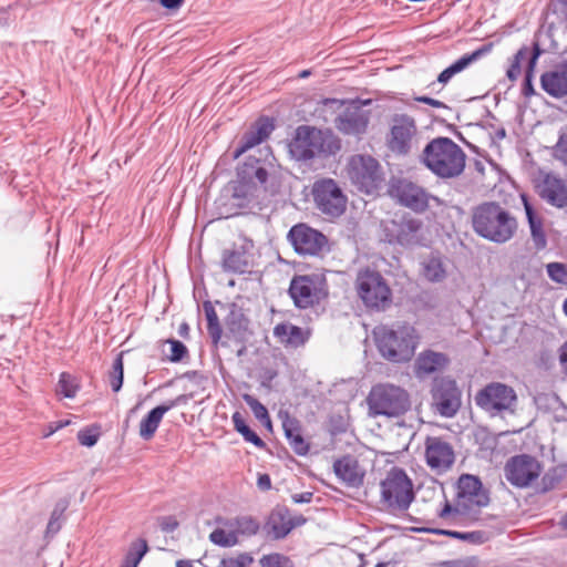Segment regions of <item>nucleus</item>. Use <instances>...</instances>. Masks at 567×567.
<instances>
[{
	"instance_id": "1",
	"label": "nucleus",
	"mask_w": 567,
	"mask_h": 567,
	"mask_svg": "<svg viewBox=\"0 0 567 567\" xmlns=\"http://www.w3.org/2000/svg\"><path fill=\"white\" fill-rule=\"evenodd\" d=\"M472 226L478 236L496 244H504L514 237L517 220L499 204L486 202L473 209Z\"/></svg>"
},
{
	"instance_id": "2",
	"label": "nucleus",
	"mask_w": 567,
	"mask_h": 567,
	"mask_svg": "<svg viewBox=\"0 0 567 567\" xmlns=\"http://www.w3.org/2000/svg\"><path fill=\"white\" fill-rule=\"evenodd\" d=\"M422 162L435 176L454 178L464 172L466 154L451 138L435 137L424 147Z\"/></svg>"
},
{
	"instance_id": "3",
	"label": "nucleus",
	"mask_w": 567,
	"mask_h": 567,
	"mask_svg": "<svg viewBox=\"0 0 567 567\" xmlns=\"http://www.w3.org/2000/svg\"><path fill=\"white\" fill-rule=\"evenodd\" d=\"M373 337L380 354L394 363L410 361L419 343V334L410 324L379 326L374 328Z\"/></svg>"
},
{
	"instance_id": "4",
	"label": "nucleus",
	"mask_w": 567,
	"mask_h": 567,
	"mask_svg": "<svg viewBox=\"0 0 567 567\" xmlns=\"http://www.w3.org/2000/svg\"><path fill=\"white\" fill-rule=\"evenodd\" d=\"M340 150V143L331 131L299 126L289 144V152L297 161L332 155Z\"/></svg>"
},
{
	"instance_id": "5",
	"label": "nucleus",
	"mask_w": 567,
	"mask_h": 567,
	"mask_svg": "<svg viewBox=\"0 0 567 567\" xmlns=\"http://www.w3.org/2000/svg\"><path fill=\"white\" fill-rule=\"evenodd\" d=\"M456 504L452 506L447 501L440 511L439 516L443 519L456 515L474 516L489 502L486 491L481 481L473 475H462L457 483Z\"/></svg>"
},
{
	"instance_id": "6",
	"label": "nucleus",
	"mask_w": 567,
	"mask_h": 567,
	"mask_svg": "<svg viewBox=\"0 0 567 567\" xmlns=\"http://www.w3.org/2000/svg\"><path fill=\"white\" fill-rule=\"evenodd\" d=\"M380 492L381 503L392 513L408 511L415 498L411 478L398 467L388 472L381 481Z\"/></svg>"
},
{
	"instance_id": "7",
	"label": "nucleus",
	"mask_w": 567,
	"mask_h": 567,
	"mask_svg": "<svg viewBox=\"0 0 567 567\" xmlns=\"http://www.w3.org/2000/svg\"><path fill=\"white\" fill-rule=\"evenodd\" d=\"M355 289L367 308L385 310L392 303V291L379 271L360 270L355 278Z\"/></svg>"
},
{
	"instance_id": "8",
	"label": "nucleus",
	"mask_w": 567,
	"mask_h": 567,
	"mask_svg": "<svg viewBox=\"0 0 567 567\" xmlns=\"http://www.w3.org/2000/svg\"><path fill=\"white\" fill-rule=\"evenodd\" d=\"M372 415L399 416L410 408L408 393L392 384H378L368 396Z\"/></svg>"
},
{
	"instance_id": "9",
	"label": "nucleus",
	"mask_w": 567,
	"mask_h": 567,
	"mask_svg": "<svg viewBox=\"0 0 567 567\" xmlns=\"http://www.w3.org/2000/svg\"><path fill=\"white\" fill-rule=\"evenodd\" d=\"M311 194L317 209L323 215L337 218L346 212L348 198L334 179H317Z\"/></svg>"
},
{
	"instance_id": "10",
	"label": "nucleus",
	"mask_w": 567,
	"mask_h": 567,
	"mask_svg": "<svg viewBox=\"0 0 567 567\" xmlns=\"http://www.w3.org/2000/svg\"><path fill=\"white\" fill-rule=\"evenodd\" d=\"M289 295L296 307L307 309L320 303L327 295V281L322 275H305L292 278Z\"/></svg>"
},
{
	"instance_id": "11",
	"label": "nucleus",
	"mask_w": 567,
	"mask_h": 567,
	"mask_svg": "<svg viewBox=\"0 0 567 567\" xmlns=\"http://www.w3.org/2000/svg\"><path fill=\"white\" fill-rule=\"evenodd\" d=\"M348 175L352 184L365 194L375 192L382 182L381 166L370 155H353L348 163Z\"/></svg>"
},
{
	"instance_id": "12",
	"label": "nucleus",
	"mask_w": 567,
	"mask_h": 567,
	"mask_svg": "<svg viewBox=\"0 0 567 567\" xmlns=\"http://www.w3.org/2000/svg\"><path fill=\"white\" fill-rule=\"evenodd\" d=\"M516 400L514 389L499 382L487 384L475 396L476 404L492 415L513 411Z\"/></svg>"
},
{
	"instance_id": "13",
	"label": "nucleus",
	"mask_w": 567,
	"mask_h": 567,
	"mask_svg": "<svg viewBox=\"0 0 567 567\" xmlns=\"http://www.w3.org/2000/svg\"><path fill=\"white\" fill-rule=\"evenodd\" d=\"M431 394L433 408L444 417L454 416L461 408V391L450 378L435 379Z\"/></svg>"
},
{
	"instance_id": "14",
	"label": "nucleus",
	"mask_w": 567,
	"mask_h": 567,
	"mask_svg": "<svg viewBox=\"0 0 567 567\" xmlns=\"http://www.w3.org/2000/svg\"><path fill=\"white\" fill-rule=\"evenodd\" d=\"M295 251L302 256H319L328 250V239L319 230L306 224L295 225L288 233Z\"/></svg>"
},
{
	"instance_id": "15",
	"label": "nucleus",
	"mask_w": 567,
	"mask_h": 567,
	"mask_svg": "<svg viewBox=\"0 0 567 567\" xmlns=\"http://www.w3.org/2000/svg\"><path fill=\"white\" fill-rule=\"evenodd\" d=\"M391 192L401 205L416 213L425 212L431 202L437 206L442 204L439 197L429 194L423 187L409 179L398 181Z\"/></svg>"
},
{
	"instance_id": "16",
	"label": "nucleus",
	"mask_w": 567,
	"mask_h": 567,
	"mask_svg": "<svg viewBox=\"0 0 567 567\" xmlns=\"http://www.w3.org/2000/svg\"><path fill=\"white\" fill-rule=\"evenodd\" d=\"M417 142V127L413 117L401 114L393 117L389 147L392 152L406 155Z\"/></svg>"
},
{
	"instance_id": "17",
	"label": "nucleus",
	"mask_w": 567,
	"mask_h": 567,
	"mask_svg": "<svg viewBox=\"0 0 567 567\" xmlns=\"http://www.w3.org/2000/svg\"><path fill=\"white\" fill-rule=\"evenodd\" d=\"M542 472L540 463L527 454L509 458L505 465L507 481L517 487H526L538 478Z\"/></svg>"
},
{
	"instance_id": "18",
	"label": "nucleus",
	"mask_w": 567,
	"mask_h": 567,
	"mask_svg": "<svg viewBox=\"0 0 567 567\" xmlns=\"http://www.w3.org/2000/svg\"><path fill=\"white\" fill-rule=\"evenodd\" d=\"M422 221L411 216H401L385 225V234L390 243L401 246H414L421 243Z\"/></svg>"
},
{
	"instance_id": "19",
	"label": "nucleus",
	"mask_w": 567,
	"mask_h": 567,
	"mask_svg": "<svg viewBox=\"0 0 567 567\" xmlns=\"http://www.w3.org/2000/svg\"><path fill=\"white\" fill-rule=\"evenodd\" d=\"M258 525L250 518H240L227 522L225 527L213 530L209 539L213 544L221 547H231L238 543V535L244 533H256Z\"/></svg>"
},
{
	"instance_id": "20",
	"label": "nucleus",
	"mask_w": 567,
	"mask_h": 567,
	"mask_svg": "<svg viewBox=\"0 0 567 567\" xmlns=\"http://www.w3.org/2000/svg\"><path fill=\"white\" fill-rule=\"evenodd\" d=\"M427 465L437 471H445L454 463L452 446L440 437H427L425 443Z\"/></svg>"
},
{
	"instance_id": "21",
	"label": "nucleus",
	"mask_w": 567,
	"mask_h": 567,
	"mask_svg": "<svg viewBox=\"0 0 567 567\" xmlns=\"http://www.w3.org/2000/svg\"><path fill=\"white\" fill-rule=\"evenodd\" d=\"M539 196L556 207L567 205V186L564 179L555 174H546L537 185Z\"/></svg>"
},
{
	"instance_id": "22",
	"label": "nucleus",
	"mask_w": 567,
	"mask_h": 567,
	"mask_svg": "<svg viewBox=\"0 0 567 567\" xmlns=\"http://www.w3.org/2000/svg\"><path fill=\"white\" fill-rule=\"evenodd\" d=\"M368 124V112L358 105L347 107L336 120L338 130L349 135H359L364 133Z\"/></svg>"
},
{
	"instance_id": "23",
	"label": "nucleus",
	"mask_w": 567,
	"mask_h": 567,
	"mask_svg": "<svg viewBox=\"0 0 567 567\" xmlns=\"http://www.w3.org/2000/svg\"><path fill=\"white\" fill-rule=\"evenodd\" d=\"M186 396L178 395L177 398L165 402L164 404L157 405L153 410H151L141 421L140 423V436L143 440H151L156 433L163 416L166 412L174 409L175 406L185 403Z\"/></svg>"
},
{
	"instance_id": "24",
	"label": "nucleus",
	"mask_w": 567,
	"mask_h": 567,
	"mask_svg": "<svg viewBox=\"0 0 567 567\" xmlns=\"http://www.w3.org/2000/svg\"><path fill=\"white\" fill-rule=\"evenodd\" d=\"M540 86L553 97L560 99L567 95V59L542 74Z\"/></svg>"
},
{
	"instance_id": "25",
	"label": "nucleus",
	"mask_w": 567,
	"mask_h": 567,
	"mask_svg": "<svg viewBox=\"0 0 567 567\" xmlns=\"http://www.w3.org/2000/svg\"><path fill=\"white\" fill-rule=\"evenodd\" d=\"M238 177L240 178L239 185L235 188L236 197H247L251 193L252 186L256 184L264 185L268 178L266 168L254 164L246 163L239 171Z\"/></svg>"
},
{
	"instance_id": "26",
	"label": "nucleus",
	"mask_w": 567,
	"mask_h": 567,
	"mask_svg": "<svg viewBox=\"0 0 567 567\" xmlns=\"http://www.w3.org/2000/svg\"><path fill=\"white\" fill-rule=\"evenodd\" d=\"M336 475L349 487H359L363 483L364 472L358 461L351 456H344L333 464Z\"/></svg>"
},
{
	"instance_id": "27",
	"label": "nucleus",
	"mask_w": 567,
	"mask_h": 567,
	"mask_svg": "<svg viewBox=\"0 0 567 567\" xmlns=\"http://www.w3.org/2000/svg\"><path fill=\"white\" fill-rule=\"evenodd\" d=\"M274 336L280 343L289 348H299L309 339L308 331L292 323H279L274 328Z\"/></svg>"
},
{
	"instance_id": "28",
	"label": "nucleus",
	"mask_w": 567,
	"mask_h": 567,
	"mask_svg": "<svg viewBox=\"0 0 567 567\" xmlns=\"http://www.w3.org/2000/svg\"><path fill=\"white\" fill-rule=\"evenodd\" d=\"M449 359L444 353L432 350L423 351L415 361V371L419 377L429 375L444 369Z\"/></svg>"
},
{
	"instance_id": "29",
	"label": "nucleus",
	"mask_w": 567,
	"mask_h": 567,
	"mask_svg": "<svg viewBox=\"0 0 567 567\" xmlns=\"http://www.w3.org/2000/svg\"><path fill=\"white\" fill-rule=\"evenodd\" d=\"M487 52L488 48L482 47L473 51L472 53L464 54L457 61H455L453 64H451L449 68H446L439 74L437 82L446 84L455 74L465 70L467 66L477 61L482 55H484Z\"/></svg>"
},
{
	"instance_id": "30",
	"label": "nucleus",
	"mask_w": 567,
	"mask_h": 567,
	"mask_svg": "<svg viewBox=\"0 0 567 567\" xmlns=\"http://www.w3.org/2000/svg\"><path fill=\"white\" fill-rule=\"evenodd\" d=\"M282 429L290 447L296 454L303 456L309 452V444L301 435L299 422L292 417H286L282 422Z\"/></svg>"
},
{
	"instance_id": "31",
	"label": "nucleus",
	"mask_w": 567,
	"mask_h": 567,
	"mask_svg": "<svg viewBox=\"0 0 567 567\" xmlns=\"http://www.w3.org/2000/svg\"><path fill=\"white\" fill-rule=\"evenodd\" d=\"M268 526L275 538H282L296 526L292 522L290 513L285 507H279L272 511L269 516Z\"/></svg>"
},
{
	"instance_id": "32",
	"label": "nucleus",
	"mask_w": 567,
	"mask_h": 567,
	"mask_svg": "<svg viewBox=\"0 0 567 567\" xmlns=\"http://www.w3.org/2000/svg\"><path fill=\"white\" fill-rule=\"evenodd\" d=\"M422 275L431 282H441L447 276L446 262L437 255H430L422 262Z\"/></svg>"
},
{
	"instance_id": "33",
	"label": "nucleus",
	"mask_w": 567,
	"mask_h": 567,
	"mask_svg": "<svg viewBox=\"0 0 567 567\" xmlns=\"http://www.w3.org/2000/svg\"><path fill=\"white\" fill-rule=\"evenodd\" d=\"M546 21L549 29L555 25L567 28V0H553L548 6Z\"/></svg>"
},
{
	"instance_id": "34",
	"label": "nucleus",
	"mask_w": 567,
	"mask_h": 567,
	"mask_svg": "<svg viewBox=\"0 0 567 567\" xmlns=\"http://www.w3.org/2000/svg\"><path fill=\"white\" fill-rule=\"evenodd\" d=\"M542 53H543V51H542L539 44L537 42H535L533 44L532 55L529 56V60L527 62V68H526V72H525V81H524L523 89H522L523 94L526 97H529L535 94V90H534L532 80H533V74H534V70L536 68L538 58L540 56Z\"/></svg>"
},
{
	"instance_id": "35",
	"label": "nucleus",
	"mask_w": 567,
	"mask_h": 567,
	"mask_svg": "<svg viewBox=\"0 0 567 567\" xmlns=\"http://www.w3.org/2000/svg\"><path fill=\"white\" fill-rule=\"evenodd\" d=\"M525 209H526V215L528 218L530 233H532V239L534 241V245L537 250H542L547 245V240H546V236L543 230L542 223H540V220L535 218L530 206L526 202H525Z\"/></svg>"
},
{
	"instance_id": "36",
	"label": "nucleus",
	"mask_w": 567,
	"mask_h": 567,
	"mask_svg": "<svg viewBox=\"0 0 567 567\" xmlns=\"http://www.w3.org/2000/svg\"><path fill=\"white\" fill-rule=\"evenodd\" d=\"M205 316L207 319V330L208 333L215 344L218 343V341L221 338V327L219 324L218 316L213 307V305L209 301L204 302L203 305Z\"/></svg>"
},
{
	"instance_id": "37",
	"label": "nucleus",
	"mask_w": 567,
	"mask_h": 567,
	"mask_svg": "<svg viewBox=\"0 0 567 567\" xmlns=\"http://www.w3.org/2000/svg\"><path fill=\"white\" fill-rule=\"evenodd\" d=\"M223 266L225 270L243 274L246 271L248 262L245 254L233 250L224 254Z\"/></svg>"
},
{
	"instance_id": "38",
	"label": "nucleus",
	"mask_w": 567,
	"mask_h": 567,
	"mask_svg": "<svg viewBox=\"0 0 567 567\" xmlns=\"http://www.w3.org/2000/svg\"><path fill=\"white\" fill-rule=\"evenodd\" d=\"M243 399L246 402V404L250 408L255 417L259 420L265 426L271 429V420L266 406L250 394H244Z\"/></svg>"
},
{
	"instance_id": "39",
	"label": "nucleus",
	"mask_w": 567,
	"mask_h": 567,
	"mask_svg": "<svg viewBox=\"0 0 567 567\" xmlns=\"http://www.w3.org/2000/svg\"><path fill=\"white\" fill-rule=\"evenodd\" d=\"M533 48L529 49L526 45H523L517 53L514 55L513 61L511 63V66L507 70V78L511 81H516L522 72L520 63L524 60H529V56L532 55Z\"/></svg>"
},
{
	"instance_id": "40",
	"label": "nucleus",
	"mask_w": 567,
	"mask_h": 567,
	"mask_svg": "<svg viewBox=\"0 0 567 567\" xmlns=\"http://www.w3.org/2000/svg\"><path fill=\"white\" fill-rule=\"evenodd\" d=\"M124 379V363L123 352L118 353L113 362L112 371L110 372V385L114 392H118L123 385Z\"/></svg>"
},
{
	"instance_id": "41",
	"label": "nucleus",
	"mask_w": 567,
	"mask_h": 567,
	"mask_svg": "<svg viewBox=\"0 0 567 567\" xmlns=\"http://www.w3.org/2000/svg\"><path fill=\"white\" fill-rule=\"evenodd\" d=\"M79 390V384L74 377L63 372L60 374V379L56 385V393L62 394L65 398H74Z\"/></svg>"
},
{
	"instance_id": "42",
	"label": "nucleus",
	"mask_w": 567,
	"mask_h": 567,
	"mask_svg": "<svg viewBox=\"0 0 567 567\" xmlns=\"http://www.w3.org/2000/svg\"><path fill=\"white\" fill-rule=\"evenodd\" d=\"M147 551V544L141 539L133 545L127 553L123 567H137L138 563Z\"/></svg>"
},
{
	"instance_id": "43",
	"label": "nucleus",
	"mask_w": 567,
	"mask_h": 567,
	"mask_svg": "<svg viewBox=\"0 0 567 567\" xmlns=\"http://www.w3.org/2000/svg\"><path fill=\"white\" fill-rule=\"evenodd\" d=\"M548 277L556 284L567 286V266L561 262H549L546 265Z\"/></svg>"
},
{
	"instance_id": "44",
	"label": "nucleus",
	"mask_w": 567,
	"mask_h": 567,
	"mask_svg": "<svg viewBox=\"0 0 567 567\" xmlns=\"http://www.w3.org/2000/svg\"><path fill=\"white\" fill-rule=\"evenodd\" d=\"M262 141L255 134V131L251 128L247 133L244 134L240 141V145L234 153V157L238 158L241 154L252 148L254 146L260 144Z\"/></svg>"
},
{
	"instance_id": "45",
	"label": "nucleus",
	"mask_w": 567,
	"mask_h": 567,
	"mask_svg": "<svg viewBox=\"0 0 567 567\" xmlns=\"http://www.w3.org/2000/svg\"><path fill=\"white\" fill-rule=\"evenodd\" d=\"M166 343L169 346V352L166 355L171 362H179L187 354V348L182 341L168 339Z\"/></svg>"
},
{
	"instance_id": "46",
	"label": "nucleus",
	"mask_w": 567,
	"mask_h": 567,
	"mask_svg": "<svg viewBox=\"0 0 567 567\" xmlns=\"http://www.w3.org/2000/svg\"><path fill=\"white\" fill-rule=\"evenodd\" d=\"M259 563L261 567H292L289 558L277 553L262 556Z\"/></svg>"
},
{
	"instance_id": "47",
	"label": "nucleus",
	"mask_w": 567,
	"mask_h": 567,
	"mask_svg": "<svg viewBox=\"0 0 567 567\" xmlns=\"http://www.w3.org/2000/svg\"><path fill=\"white\" fill-rule=\"evenodd\" d=\"M251 128L255 131V134L264 142L274 131L275 125L270 118L261 117Z\"/></svg>"
},
{
	"instance_id": "48",
	"label": "nucleus",
	"mask_w": 567,
	"mask_h": 567,
	"mask_svg": "<svg viewBox=\"0 0 567 567\" xmlns=\"http://www.w3.org/2000/svg\"><path fill=\"white\" fill-rule=\"evenodd\" d=\"M252 557L249 554H239L237 557L225 558L221 560V567H249L252 563Z\"/></svg>"
},
{
	"instance_id": "49",
	"label": "nucleus",
	"mask_w": 567,
	"mask_h": 567,
	"mask_svg": "<svg viewBox=\"0 0 567 567\" xmlns=\"http://www.w3.org/2000/svg\"><path fill=\"white\" fill-rule=\"evenodd\" d=\"M553 155L556 159L567 166V133L560 134L556 145L554 146Z\"/></svg>"
},
{
	"instance_id": "50",
	"label": "nucleus",
	"mask_w": 567,
	"mask_h": 567,
	"mask_svg": "<svg viewBox=\"0 0 567 567\" xmlns=\"http://www.w3.org/2000/svg\"><path fill=\"white\" fill-rule=\"evenodd\" d=\"M100 433L94 429H84L78 433V440L81 445L92 447L96 444Z\"/></svg>"
},
{
	"instance_id": "51",
	"label": "nucleus",
	"mask_w": 567,
	"mask_h": 567,
	"mask_svg": "<svg viewBox=\"0 0 567 567\" xmlns=\"http://www.w3.org/2000/svg\"><path fill=\"white\" fill-rule=\"evenodd\" d=\"M240 434L245 441L254 444L258 449H264L266 446V443L248 425L240 432Z\"/></svg>"
},
{
	"instance_id": "52",
	"label": "nucleus",
	"mask_w": 567,
	"mask_h": 567,
	"mask_svg": "<svg viewBox=\"0 0 567 567\" xmlns=\"http://www.w3.org/2000/svg\"><path fill=\"white\" fill-rule=\"evenodd\" d=\"M436 533L440 535L450 536L452 538L471 540V542H474L477 537L476 533H462V532H456V530L440 529V530H436Z\"/></svg>"
},
{
	"instance_id": "53",
	"label": "nucleus",
	"mask_w": 567,
	"mask_h": 567,
	"mask_svg": "<svg viewBox=\"0 0 567 567\" xmlns=\"http://www.w3.org/2000/svg\"><path fill=\"white\" fill-rule=\"evenodd\" d=\"M159 525L164 532L169 533L178 526V523L174 517H164L161 519Z\"/></svg>"
},
{
	"instance_id": "54",
	"label": "nucleus",
	"mask_w": 567,
	"mask_h": 567,
	"mask_svg": "<svg viewBox=\"0 0 567 567\" xmlns=\"http://www.w3.org/2000/svg\"><path fill=\"white\" fill-rule=\"evenodd\" d=\"M414 100L417 102L431 105L435 109H445L446 107V105L443 102L432 99V97H429V96H416Z\"/></svg>"
},
{
	"instance_id": "55",
	"label": "nucleus",
	"mask_w": 567,
	"mask_h": 567,
	"mask_svg": "<svg viewBox=\"0 0 567 567\" xmlns=\"http://www.w3.org/2000/svg\"><path fill=\"white\" fill-rule=\"evenodd\" d=\"M231 421L234 424L235 430L240 433L246 426V422L243 417V415L239 412H235L231 416Z\"/></svg>"
},
{
	"instance_id": "56",
	"label": "nucleus",
	"mask_w": 567,
	"mask_h": 567,
	"mask_svg": "<svg viewBox=\"0 0 567 567\" xmlns=\"http://www.w3.org/2000/svg\"><path fill=\"white\" fill-rule=\"evenodd\" d=\"M312 496L313 494L310 493V492H305V493H300V494H295L292 496V499L295 503L297 504H301V503H310L311 499H312Z\"/></svg>"
},
{
	"instance_id": "57",
	"label": "nucleus",
	"mask_w": 567,
	"mask_h": 567,
	"mask_svg": "<svg viewBox=\"0 0 567 567\" xmlns=\"http://www.w3.org/2000/svg\"><path fill=\"white\" fill-rule=\"evenodd\" d=\"M257 485L260 489H264V491L269 489L271 487V481H270L269 475H267V474L259 475Z\"/></svg>"
},
{
	"instance_id": "58",
	"label": "nucleus",
	"mask_w": 567,
	"mask_h": 567,
	"mask_svg": "<svg viewBox=\"0 0 567 567\" xmlns=\"http://www.w3.org/2000/svg\"><path fill=\"white\" fill-rule=\"evenodd\" d=\"M559 360L563 368L567 371V341L559 349Z\"/></svg>"
},
{
	"instance_id": "59",
	"label": "nucleus",
	"mask_w": 567,
	"mask_h": 567,
	"mask_svg": "<svg viewBox=\"0 0 567 567\" xmlns=\"http://www.w3.org/2000/svg\"><path fill=\"white\" fill-rule=\"evenodd\" d=\"M61 525L60 522H58L56 518L51 517L48 523V533H56L60 529Z\"/></svg>"
},
{
	"instance_id": "60",
	"label": "nucleus",
	"mask_w": 567,
	"mask_h": 567,
	"mask_svg": "<svg viewBox=\"0 0 567 567\" xmlns=\"http://www.w3.org/2000/svg\"><path fill=\"white\" fill-rule=\"evenodd\" d=\"M64 509H65V506H64V505H63L61 508L56 507V508L52 512L51 517H54V518H56V519L59 520Z\"/></svg>"
},
{
	"instance_id": "61",
	"label": "nucleus",
	"mask_w": 567,
	"mask_h": 567,
	"mask_svg": "<svg viewBox=\"0 0 567 567\" xmlns=\"http://www.w3.org/2000/svg\"><path fill=\"white\" fill-rule=\"evenodd\" d=\"M55 432L53 423L48 426V430L44 432L43 436L49 437Z\"/></svg>"
},
{
	"instance_id": "62",
	"label": "nucleus",
	"mask_w": 567,
	"mask_h": 567,
	"mask_svg": "<svg viewBox=\"0 0 567 567\" xmlns=\"http://www.w3.org/2000/svg\"><path fill=\"white\" fill-rule=\"evenodd\" d=\"M69 423H70L69 421H60V422L53 423V425H54L55 431H58L59 429L64 427Z\"/></svg>"
},
{
	"instance_id": "63",
	"label": "nucleus",
	"mask_w": 567,
	"mask_h": 567,
	"mask_svg": "<svg viewBox=\"0 0 567 567\" xmlns=\"http://www.w3.org/2000/svg\"><path fill=\"white\" fill-rule=\"evenodd\" d=\"M69 423H70L69 421H60V422L53 423V425H54L55 431H58L59 429L64 427Z\"/></svg>"
},
{
	"instance_id": "64",
	"label": "nucleus",
	"mask_w": 567,
	"mask_h": 567,
	"mask_svg": "<svg viewBox=\"0 0 567 567\" xmlns=\"http://www.w3.org/2000/svg\"><path fill=\"white\" fill-rule=\"evenodd\" d=\"M176 567H193V565L189 561L178 560Z\"/></svg>"
}]
</instances>
